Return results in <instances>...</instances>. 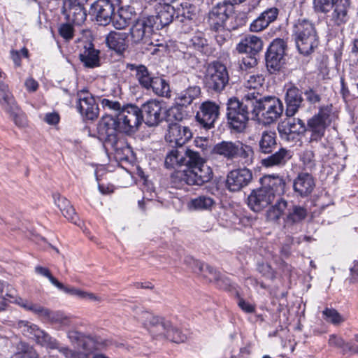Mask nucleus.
I'll return each mask as SVG.
<instances>
[{
	"instance_id": "f257e3e1",
	"label": "nucleus",
	"mask_w": 358,
	"mask_h": 358,
	"mask_svg": "<svg viewBox=\"0 0 358 358\" xmlns=\"http://www.w3.org/2000/svg\"><path fill=\"white\" fill-rule=\"evenodd\" d=\"M261 187L254 189L248 198L249 207L255 212L261 211L270 205L276 196L285 191V181L278 175H267L260 180Z\"/></svg>"
},
{
	"instance_id": "f03ea898",
	"label": "nucleus",
	"mask_w": 358,
	"mask_h": 358,
	"mask_svg": "<svg viewBox=\"0 0 358 358\" xmlns=\"http://www.w3.org/2000/svg\"><path fill=\"white\" fill-rule=\"evenodd\" d=\"M253 108L251 113L254 118L263 124H270L280 117L284 107L275 96H262L261 93L251 92Z\"/></svg>"
},
{
	"instance_id": "7ed1b4c3",
	"label": "nucleus",
	"mask_w": 358,
	"mask_h": 358,
	"mask_svg": "<svg viewBox=\"0 0 358 358\" xmlns=\"http://www.w3.org/2000/svg\"><path fill=\"white\" fill-rule=\"evenodd\" d=\"M227 105V118L229 127L236 132H244L249 121V113L253 108L251 92L246 93L242 101L236 97L230 98Z\"/></svg>"
},
{
	"instance_id": "20e7f679",
	"label": "nucleus",
	"mask_w": 358,
	"mask_h": 358,
	"mask_svg": "<svg viewBox=\"0 0 358 358\" xmlns=\"http://www.w3.org/2000/svg\"><path fill=\"white\" fill-rule=\"evenodd\" d=\"M292 36L301 55H309L318 46L319 38L315 25L307 19H299L294 24Z\"/></svg>"
},
{
	"instance_id": "39448f33",
	"label": "nucleus",
	"mask_w": 358,
	"mask_h": 358,
	"mask_svg": "<svg viewBox=\"0 0 358 358\" xmlns=\"http://www.w3.org/2000/svg\"><path fill=\"white\" fill-rule=\"evenodd\" d=\"M210 152L211 155L221 156L229 161L239 158L242 164L248 165L253 162L252 148L240 141H222L212 147Z\"/></svg>"
},
{
	"instance_id": "423d86ee",
	"label": "nucleus",
	"mask_w": 358,
	"mask_h": 358,
	"mask_svg": "<svg viewBox=\"0 0 358 358\" xmlns=\"http://www.w3.org/2000/svg\"><path fill=\"white\" fill-rule=\"evenodd\" d=\"M67 337L74 345L75 350L59 346L58 342V348H55L58 352V354L55 355L57 358H87L94 348V342L90 338L84 336L77 331H69Z\"/></svg>"
},
{
	"instance_id": "0eeeda50",
	"label": "nucleus",
	"mask_w": 358,
	"mask_h": 358,
	"mask_svg": "<svg viewBox=\"0 0 358 358\" xmlns=\"http://www.w3.org/2000/svg\"><path fill=\"white\" fill-rule=\"evenodd\" d=\"M203 82L206 86L215 92L222 91L229 82L227 67L219 62L209 64L206 68Z\"/></svg>"
},
{
	"instance_id": "6e6552de",
	"label": "nucleus",
	"mask_w": 358,
	"mask_h": 358,
	"mask_svg": "<svg viewBox=\"0 0 358 358\" xmlns=\"http://www.w3.org/2000/svg\"><path fill=\"white\" fill-rule=\"evenodd\" d=\"M16 325L24 336L34 340L37 344L50 349L58 348V341L36 324L20 320Z\"/></svg>"
},
{
	"instance_id": "1a4fd4ad",
	"label": "nucleus",
	"mask_w": 358,
	"mask_h": 358,
	"mask_svg": "<svg viewBox=\"0 0 358 358\" xmlns=\"http://www.w3.org/2000/svg\"><path fill=\"white\" fill-rule=\"evenodd\" d=\"M123 133H134L143 122L141 109L134 105L124 106L116 116Z\"/></svg>"
},
{
	"instance_id": "9d476101",
	"label": "nucleus",
	"mask_w": 358,
	"mask_h": 358,
	"mask_svg": "<svg viewBox=\"0 0 358 358\" xmlns=\"http://www.w3.org/2000/svg\"><path fill=\"white\" fill-rule=\"evenodd\" d=\"M178 178L189 185H202L211 180L213 177L212 169L206 162L192 169H185L177 172Z\"/></svg>"
},
{
	"instance_id": "9b49d317",
	"label": "nucleus",
	"mask_w": 358,
	"mask_h": 358,
	"mask_svg": "<svg viewBox=\"0 0 358 358\" xmlns=\"http://www.w3.org/2000/svg\"><path fill=\"white\" fill-rule=\"evenodd\" d=\"M136 317L143 325L152 334L156 336H162L167 328L171 327V322L164 317L153 313L137 308Z\"/></svg>"
},
{
	"instance_id": "f8f14e48",
	"label": "nucleus",
	"mask_w": 358,
	"mask_h": 358,
	"mask_svg": "<svg viewBox=\"0 0 358 358\" xmlns=\"http://www.w3.org/2000/svg\"><path fill=\"white\" fill-rule=\"evenodd\" d=\"M152 23L155 24L153 20L148 17L138 19L130 29L132 41L136 43H143L158 45V44L154 45L151 40L157 31Z\"/></svg>"
},
{
	"instance_id": "ddd939ff",
	"label": "nucleus",
	"mask_w": 358,
	"mask_h": 358,
	"mask_svg": "<svg viewBox=\"0 0 358 358\" xmlns=\"http://www.w3.org/2000/svg\"><path fill=\"white\" fill-rule=\"evenodd\" d=\"M232 10V5L227 2L219 3L214 6L208 18L210 29L216 32H225V22Z\"/></svg>"
},
{
	"instance_id": "4468645a",
	"label": "nucleus",
	"mask_w": 358,
	"mask_h": 358,
	"mask_svg": "<svg viewBox=\"0 0 358 358\" xmlns=\"http://www.w3.org/2000/svg\"><path fill=\"white\" fill-rule=\"evenodd\" d=\"M98 132L100 138L106 143H114L117 141L119 133H123L121 125L117 117H104L98 124Z\"/></svg>"
},
{
	"instance_id": "2eb2a0df",
	"label": "nucleus",
	"mask_w": 358,
	"mask_h": 358,
	"mask_svg": "<svg viewBox=\"0 0 358 358\" xmlns=\"http://www.w3.org/2000/svg\"><path fill=\"white\" fill-rule=\"evenodd\" d=\"M252 180V173L249 169H236L227 174L226 185L230 192H238L247 187Z\"/></svg>"
},
{
	"instance_id": "dca6fc26",
	"label": "nucleus",
	"mask_w": 358,
	"mask_h": 358,
	"mask_svg": "<svg viewBox=\"0 0 358 358\" xmlns=\"http://www.w3.org/2000/svg\"><path fill=\"white\" fill-rule=\"evenodd\" d=\"M286 44L281 38L275 39L270 45L266 54V62L268 69L278 71L284 63Z\"/></svg>"
},
{
	"instance_id": "f3484780",
	"label": "nucleus",
	"mask_w": 358,
	"mask_h": 358,
	"mask_svg": "<svg viewBox=\"0 0 358 358\" xmlns=\"http://www.w3.org/2000/svg\"><path fill=\"white\" fill-rule=\"evenodd\" d=\"M140 109L143 121L149 127L157 126L163 119L162 103L157 99L148 101Z\"/></svg>"
},
{
	"instance_id": "a211bd4d",
	"label": "nucleus",
	"mask_w": 358,
	"mask_h": 358,
	"mask_svg": "<svg viewBox=\"0 0 358 358\" xmlns=\"http://www.w3.org/2000/svg\"><path fill=\"white\" fill-rule=\"evenodd\" d=\"M192 137V132L188 126L180 123H171L169 125L165 136L166 141L173 145L182 147Z\"/></svg>"
},
{
	"instance_id": "6ab92c4d",
	"label": "nucleus",
	"mask_w": 358,
	"mask_h": 358,
	"mask_svg": "<svg viewBox=\"0 0 358 358\" xmlns=\"http://www.w3.org/2000/svg\"><path fill=\"white\" fill-rule=\"evenodd\" d=\"M329 117V113L328 110L321 109L317 114L315 115L308 121L306 130L312 133L310 141H317L324 136L328 125Z\"/></svg>"
},
{
	"instance_id": "aec40b11",
	"label": "nucleus",
	"mask_w": 358,
	"mask_h": 358,
	"mask_svg": "<svg viewBox=\"0 0 358 358\" xmlns=\"http://www.w3.org/2000/svg\"><path fill=\"white\" fill-rule=\"evenodd\" d=\"M196 117L197 121L206 129L214 127L220 115V106L215 102L207 101L201 103Z\"/></svg>"
},
{
	"instance_id": "412c9836",
	"label": "nucleus",
	"mask_w": 358,
	"mask_h": 358,
	"mask_svg": "<svg viewBox=\"0 0 358 358\" xmlns=\"http://www.w3.org/2000/svg\"><path fill=\"white\" fill-rule=\"evenodd\" d=\"M77 108L80 114L88 120H94L98 117L99 108L94 97L87 90H80L77 94Z\"/></svg>"
},
{
	"instance_id": "4be33fe9",
	"label": "nucleus",
	"mask_w": 358,
	"mask_h": 358,
	"mask_svg": "<svg viewBox=\"0 0 358 358\" xmlns=\"http://www.w3.org/2000/svg\"><path fill=\"white\" fill-rule=\"evenodd\" d=\"M156 15L148 17L152 19L155 24L152 23L156 30H159L169 25L173 20L175 8L167 2L164 4L159 3L155 7Z\"/></svg>"
},
{
	"instance_id": "5701e85b",
	"label": "nucleus",
	"mask_w": 358,
	"mask_h": 358,
	"mask_svg": "<svg viewBox=\"0 0 358 358\" xmlns=\"http://www.w3.org/2000/svg\"><path fill=\"white\" fill-rule=\"evenodd\" d=\"M278 131L282 138L289 141L306 131V127L301 119L288 118L278 125Z\"/></svg>"
},
{
	"instance_id": "b1692460",
	"label": "nucleus",
	"mask_w": 358,
	"mask_h": 358,
	"mask_svg": "<svg viewBox=\"0 0 358 358\" xmlns=\"http://www.w3.org/2000/svg\"><path fill=\"white\" fill-rule=\"evenodd\" d=\"M114 10L115 7L104 0H97L91 6V13L96 16L99 24L103 26L111 22Z\"/></svg>"
},
{
	"instance_id": "393cba45",
	"label": "nucleus",
	"mask_w": 358,
	"mask_h": 358,
	"mask_svg": "<svg viewBox=\"0 0 358 358\" xmlns=\"http://www.w3.org/2000/svg\"><path fill=\"white\" fill-rule=\"evenodd\" d=\"M315 187L314 178L308 173H301L294 179L293 189L298 196L306 197L309 196Z\"/></svg>"
},
{
	"instance_id": "a878e982",
	"label": "nucleus",
	"mask_w": 358,
	"mask_h": 358,
	"mask_svg": "<svg viewBox=\"0 0 358 358\" xmlns=\"http://www.w3.org/2000/svg\"><path fill=\"white\" fill-rule=\"evenodd\" d=\"M303 101L302 93L299 88L295 86L288 88L285 94L286 115L289 117L294 116L301 107Z\"/></svg>"
},
{
	"instance_id": "bb28decb",
	"label": "nucleus",
	"mask_w": 358,
	"mask_h": 358,
	"mask_svg": "<svg viewBox=\"0 0 358 358\" xmlns=\"http://www.w3.org/2000/svg\"><path fill=\"white\" fill-rule=\"evenodd\" d=\"M263 47L261 38L255 35L245 36L237 45L236 50L239 53L257 55Z\"/></svg>"
},
{
	"instance_id": "cd10ccee",
	"label": "nucleus",
	"mask_w": 358,
	"mask_h": 358,
	"mask_svg": "<svg viewBox=\"0 0 358 358\" xmlns=\"http://www.w3.org/2000/svg\"><path fill=\"white\" fill-rule=\"evenodd\" d=\"M197 16V8L195 6H193L187 2L182 3L180 8L177 9L176 20L187 25V29L184 28V31H187L192 28L195 22V20Z\"/></svg>"
},
{
	"instance_id": "c85d7f7f",
	"label": "nucleus",
	"mask_w": 358,
	"mask_h": 358,
	"mask_svg": "<svg viewBox=\"0 0 358 358\" xmlns=\"http://www.w3.org/2000/svg\"><path fill=\"white\" fill-rule=\"evenodd\" d=\"M41 320L52 324H58L60 328L71 325V318L60 311H52L43 306L39 317Z\"/></svg>"
},
{
	"instance_id": "c756f323",
	"label": "nucleus",
	"mask_w": 358,
	"mask_h": 358,
	"mask_svg": "<svg viewBox=\"0 0 358 358\" xmlns=\"http://www.w3.org/2000/svg\"><path fill=\"white\" fill-rule=\"evenodd\" d=\"M292 152L285 148H280L271 155L262 159L261 164L266 168L273 166H282L292 158Z\"/></svg>"
},
{
	"instance_id": "7c9ffc66",
	"label": "nucleus",
	"mask_w": 358,
	"mask_h": 358,
	"mask_svg": "<svg viewBox=\"0 0 358 358\" xmlns=\"http://www.w3.org/2000/svg\"><path fill=\"white\" fill-rule=\"evenodd\" d=\"M79 57L86 67L94 68L100 66L99 51L90 42L85 43Z\"/></svg>"
},
{
	"instance_id": "2f4dec72",
	"label": "nucleus",
	"mask_w": 358,
	"mask_h": 358,
	"mask_svg": "<svg viewBox=\"0 0 358 358\" xmlns=\"http://www.w3.org/2000/svg\"><path fill=\"white\" fill-rule=\"evenodd\" d=\"M127 38L125 32L110 31L106 38V43L110 49L122 53L128 47Z\"/></svg>"
},
{
	"instance_id": "473e14b6",
	"label": "nucleus",
	"mask_w": 358,
	"mask_h": 358,
	"mask_svg": "<svg viewBox=\"0 0 358 358\" xmlns=\"http://www.w3.org/2000/svg\"><path fill=\"white\" fill-rule=\"evenodd\" d=\"M306 216L307 210L305 208L294 205L284 220V227L292 231L294 225L302 222Z\"/></svg>"
},
{
	"instance_id": "72a5a7b5",
	"label": "nucleus",
	"mask_w": 358,
	"mask_h": 358,
	"mask_svg": "<svg viewBox=\"0 0 358 358\" xmlns=\"http://www.w3.org/2000/svg\"><path fill=\"white\" fill-rule=\"evenodd\" d=\"M54 199L55 204L60 209L63 215L71 222L79 225V218L69 201L59 194L55 195Z\"/></svg>"
},
{
	"instance_id": "f704fd0d",
	"label": "nucleus",
	"mask_w": 358,
	"mask_h": 358,
	"mask_svg": "<svg viewBox=\"0 0 358 358\" xmlns=\"http://www.w3.org/2000/svg\"><path fill=\"white\" fill-rule=\"evenodd\" d=\"M64 9L69 20L80 24L86 20L87 14L83 6L71 5V1H64Z\"/></svg>"
},
{
	"instance_id": "c9c22d12",
	"label": "nucleus",
	"mask_w": 358,
	"mask_h": 358,
	"mask_svg": "<svg viewBox=\"0 0 358 358\" xmlns=\"http://www.w3.org/2000/svg\"><path fill=\"white\" fill-rule=\"evenodd\" d=\"M206 156L190 148L183 149V165L186 166V169H192L206 162Z\"/></svg>"
},
{
	"instance_id": "e433bc0d",
	"label": "nucleus",
	"mask_w": 358,
	"mask_h": 358,
	"mask_svg": "<svg viewBox=\"0 0 358 358\" xmlns=\"http://www.w3.org/2000/svg\"><path fill=\"white\" fill-rule=\"evenodd\" d=\"M200 93L199 87L196 85L189 86L177 94L176 102L179 106H187L199 96Z\"/></svg>"
},
{
	"instance_id": "4c0bfd02",
	"label": "nucleus",
	"mask_w": 358,
	"mask_h": 358,
	"mask_svg": "<svg viewBox=\"0 0 358 358\" xmlns=\"http://www.w3.org/2000/svg\"><path fill=\"white\" fill-rule=\"evenodd\" d=\"M128 69L136 72L135 77L139 84L146 90H150L152 77L146 66L144 65L129 64Z\"/></svg>"
},
{
	"instance_id": "58836bf2",
	"label": "nucleus",
	"mask_w": 358,
	"mask_h": 358,
	"mask_svg": "<svg viewBox=\"0 0 358 358\" xmlns=\"http://www.w3.org/2000/svg\"><path fill=\"white\" fill-rule=\"evenodd\" d=\"M203 275L210 282H214L217 287L224 290H229L232 287L231 280L224 274L217 272V270H203Z\"/></svg>"
},
{
	"instance_id": "ea45409f",
	"label": "nucleus",
	"mask_w": 358,
	"mask_h": 358,
	"mask_svg": "<svg viewBox=\"0 0 358 358\" xmlns=\"http://www.w3.org/2000/svg\"><path fill=\"white\" fill-rule=\"evenodd\" d=\"M38 273L43 276H45L49 279L50 282L57 287L59 289L62 290L64 292L72 295L76 296L78 298L82 297L83 291L73 287H68L64 285L62 282H59L50 273L49 270H37Z\"/></svg>"
},
{
	"instance_id": "a19ab883",
	"label": "nucleus",
	"mask_w": 358,
	"mask_h": 358,
	"mask_svg": "<svg viewBox=\"0 0 358 358\" xmlns=\"http://www.w3.org/2000/svg\"><path fill=\"white\" fill-rule=\"evenodd\" d=\"M259 151L262 153H271L276 147V134L273 131H264L259 141Z\"/></svg>"
},
{
	"instance_id": "79ce46f5",
	"label": "nucleus",
	"mask_w": 358,
	"mask_h": 358,
	"mask_svg": "<svg viewBox=\"0 0 358 358\" xmlns=\"http://www.w3.org/2000/svg\"><path fill=\"white\" fill-rule=\"evenodd\" d=\"M0 103L6 112L15 109L17 106L8 86L3 82L0 83Z\"/></svg>"
},
{
	"instance_id": "37998d69",
	"label": "nucleus",
	"mask_w": 358,
	"mask_h": 358,
	"mask_svg": "<svg viewBox=\"0 0 358 358\" xmlns=\"http://www.w3.org/2000/svg\"><path fill=\"white\" fill-rule=\"evenodd\" d=\"M150 89L157 96L169 98L171 96V90L169 83L163 78L154 77Z\"/></svg>"
},
{
	"instance_id": "c03bdc74",
	"label": "nucleus",
	"mask_w": 358,
	"mask_h": 358,
	"mask_svg": "<svg viewBox=\"0 0 358 358\" xmlns=\"http://www.w3.org/2000/svg\"><path fill=\"white\" fill-rule=\"evenodd\" d=\"M214 204L215 201L210 196L202 195L191 199L188 206L192 210H210Z\"/></svg>"
},
{
	"instance_id": "a18cd8bd",
	"label": "nucleus",
	"mask_w": 358,
	"mask_h": 358,
	"mask_svg": "<svg viewBox=\"0 0 358 358\" xmlns=\"http://www.w3.org/2000/svg\"><path fill=\"white\" fill-rule=\"evenodd\" d=\"M328 343L330 346L341 349L343 354L348 352L358 354V348L346 343L341 337L336 335H330Z\"/></svg>"
},
{
	"instance_id": "49530a36",
	"label": "nucleus",
	"mask_w": 358,
	"mask_h": 358,
	"mask_svg": "<svg viewBox=\"0 0 358 358\" xmlns=\"http://www.w3.org/2000/svg\"><path fill=\"white\" fill-rule=\"evenodd\" d=\"M131 21V13L126 9L120 8L117 13L113 14L112 17V23L117 29H123L126 28Z\"/></svg>"
},
{
	"instance_id": "de8ad7c7",
	"label": "nucleus",
	"mask_w": 358,
	"mask_h": 358,
	"mask_svg": "<svg viewBox=\"0 0 358 358\" xmlns=\"http://www.w3.org/2000/svg\"><path fill=\"white\" fill-rule=\"evenodd\" d=\"M287 208V202L283 199H280L268 211L267 217L269 220L276 221Z\"/></svg>"
},
{
	"instance_id": "09e8293b",
	"label": "nucleus",
	"mask_w": 358,
	"mask_h": 358,
	"mask_svg": "<svg viewBox=\"0 0 358 358\" xmlns=\"http://www.w3.org/2000/svg\"><path fill=\"white\" fill-rule=\"evenodd\" d=\"M245 79L244 84L245 88L253 90L252 92L260 93L264 83V78L262 74L248 75Z\"/></svg>"
},
{
	"instance_id": "8fccbe9b",
	"label": "nucleus",
	"mask_w": 358,
	"mask_h": 358,
	"mask_svg": "<svg viewBox=\"0 0 358 358\" xmlns=\"http://www.w3.org/2000/svg\"><path fill=\"white\" fill-rule=\"evenodd\" d=\"M115 151V155L117 160H127L131 153V148L124 142L118 139L114 143H110Z\"/></svg>"
},
{
	"instance_id": "3c124183",
	"label": "nucleus",
	"mask_w": 358,
	"mask_h": 358,
	"mask_svg": "<svg viewBox=\"0 0 358 358\" xmlns=\"http://www.w3.org/2000/svg\"><path fill=\"white\" fill-rule=\"evenodd\" d=\"M16 348L15 356L17 358H39L36 350L25 342H19Z\"/></svg>"
},
{
	"instance_id": "603ef678",
	"label": "nucleus",
	"mask_w": 358,
	"mask_h": 358,
	"mask_svg": "<svg viewBox=\"0 0 358 358\" xmlns=\"http://www.w3.org/2000/svg\"><path fill=\"white\" fill-rule=\"evenodd\" d=\"M183 150H172L165 159V166L167 168H175L183 165Z\"/></svg>"
},
{
	"instance_id": "864d4df0",
	"label": "nucleus",
	"mask_w": 358,
	"mask_h": 358,
	"mask_svg": "<svg viewBox=\"0 0 358 358\" xmlns=\"http://www.w3.org/2000/svg\"><path fill=\"white\" fill-rule=\"evenodd\" d=\"M322 314L327 322L336 326L340 325L345 320V317L334 308H326Z\"/></svg>"
},
{
	"instance_id": "5fc2aeb1",
	"label": "nucleus",
	"mask_w": 358,
	"mask_h": 358,
	"mask_svg": "<svg viewBox=\"0 0 358 358\" xmlns=\"http://www.w3.org/2000/svg\"><path fill=\"white\" fill-rule=\"evenodd\" d=\"M335 8L331 15L332 20L337 24L343 23L347 20V7L344 3H335Z\"/></svg>"
},
{
	"instance_id": "6e6d98bb",
	"label": "nucleus",
	"mask_w": 358,
	"mask_h": 358,
	"mask_svg": "<svg viewBox=\"0 0 358 358\" xmlns=\"http://www.w3.org/2000/svg\"><path fill=\"white\" fill-rule=\"evenodd\" d=\"M162 336L166 337L174 343H182L187 339V337L184 334H182L178 328L172 327L171 324V327L167 328V329L165 330L164 334H163Z\"/></svg>"
},
{
	"instance_id": "4d7b16f0",
	"label": "nucleus",
	"mask_w": 358,
	"mask_h": 358,
	"mask_svg": "<svg viewBox=\"0 0 358 358\" xmlns=\"http://www.w3.org/2000/svg\"><path fill=\"white\" fill-rule=\"evenodd\" d=\"M100 101L101 105L104 110L114 113V117H116L117 113H120L123 108L119 101L113 99L103 98L101 99Z\"/></svg>"
},
{
	"instance_id": "13d9d810",
	"label": "nucleus",
	"mask_w": 358,
	"mask_h": 358,
	"mask_svg": "<svg viewBox=\"0 0 358 358\" xmlns=\"http://www.w3.org/2000/svg\"><path fill=\"white\" fill-rule=\"evenodd\" d=\"M15 124L19 127H24L27 125V119L24 114L18 108L17 106L15 109L7 111Z\"/></svg>"
},
{
	"instance_id": "bf43d9fd",
	"label": "nucleus",
	"mask_w": 358,
	"mask_h": 358,
	"mask_svg": "<svg viewBox=\"0 0 358 358\" xmlns=\"http://www.w3.org/2000/svg\"><path fill=\"white\" fill-rule=\"evenodd\" d=\"M338 0H313L315 10L317 12L327 13L334 8Z\"/></svg>"
},
{
	"instance_id": "052dcab7",
	"label": "nucleus",
	"mask_w": 358,
	"mask_h": 358,
	"mask_svg": "<svg viewBox=\"0 0 358 358\" xmlns=\"http://www.w3.org/2000/svg\"><path fill=\"white\" fill-rule=\"evenodd\" d=\"M59 35L66 41L73 38L74 35V29L72 24L69 23L62 24L59 27Z\"/></svg>"
},
{
	"instance_id": "680f3d73",
	"label": "nucleus",
	"mask_w": 358,
	"mask_h": 358,
	"mask_svg": "<svg viewBox=\"0 0 358 358\" xmlns=\"http://www.w3.org/2000/svg\"><path fill=\"white\" fill-rule=\"evenodd\" d=\"M304 169L312 170L315 166L314 154L311 150H305L301 155Z\"/></svg>"
},
{
	"instance_id": "e2e57ef3",
	"label": "nucleus",
	"mask_w": 358,
	"mask_h": 358,
	"mask_svg": "<svg viewBox=\"0 0 358 358\" xmlns=\"http://www.w3.org/2000/svg\"><path fill=\"white\" fill-rule=\"evenodd\" d=\"M278 14V10L276 8H271L263 12L259 16L264 21H265V23L268 27L271 22H273L276 19Z\"/></svg>"
},
{
	"instance_id": "0e129e2a",
	"label": "nucleus",
	"mask_w": 358,
	"mask_h": 358,
	"mask_svg": "<svg viewBox=\"0 0 358 358\" xmlns=\"http://www.w3.org/2000/svg\"><path fill=\"white\" fill-rule=\"evenodd\" d=\"M10 55L15 65L20 66L21 65V56L23 55L24 57H28L29 52L26 48H23L20 51L15 50H10Z\"/></svg>"
},
{
	"instance_id": "69168bd1",
	"label": "nucleus",
	"mask_w": 358,
	"mask_h": 358,
	"mask_svg": "<svg viewBox=\"0 0 358 358\" xmlns=\"http://www.w3.org/2000/svg\"><path fill=\"white\" fill-rule=\"evenodd\" d=\"M20 306L24 308L25 310L32 312L39 317L43 306L38 303H34L29 301H22L19 303Z\"/></svg>"
},
{
	"instance_id": "338daca9",
	"label": "nucleus",
	"mask_w": 358,
	"mask_h": 358,
	"mask_svg": "<svg viewBox=\"0 0 358 358\" xmlns=\"http://www.w3.org/2000/svg\"><path fill=\"white\" fill-rule=\"evenodd\" d=\"M257 64L256 55H247L246 57H243L241 68L243 70H247L254 67Z\"/></svg>"
},
{
	"instance_id": "774afa93",
	"label": "nucleus",
	"mask_w": 358,
	"mask_h": 358,
	"mask_svg": "<svg viewBox=\"0 0 358 358\" xmlns=\"http://www.w3.org/2000/svg\"><path fill=\"white\" fill-rule=\"evenodd\" d=\"M190 42L192 45L196 48V49H201L203 48L207 44V40L203 36V34L201 33H199L195 36H194L191 40Z\"/></svg>"
}]
</instances>
